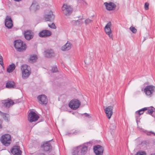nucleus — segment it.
Segmentation results:
<instances>
[{
  "instance_id": "obj_38",
  "label": "nucleus",
  "mask_w": 155,
  "mask_h": 155,
  "mask_svg": "<svg viewBox=\"0 0 155 155\" xmlns=\"http://www.w3.org/2000/svg\"><path fill=\"white\" fill-rule=\"evenodd\" d=\"M51 71L53 73H55L58 71V70L56 67H54L52 68Z\"/></svg>"
},
{
  "instance_id": "obj_43",
  "label": "nucleus",
  "mask_w": 155,
  "mask_h": 155,
  "mask_svg": "<svg viewBox=\"0 0 155 155\" xmlns=\"http://www.w3.org/2000/svg\"><path fill=\"white\" fill-rule=\"evenodd\" d=\"M2 120H0V128H1L2 127Z\"/></svg>"
},
{
  "instance_id": "obj_26",
  "label": "nucleus",
  "mask_w": 155,
  "mask_h": 155,
  "mask_svg": "<svg viewBox=\"0 0 155 155\" xmlns=\"http://www.w3.org/2000/svg\"><path fill=\"white\" fill-rule=\"evenodd\" d=\"M15 83L13 81H8L6 84V87L7 88H14Z\"/></svg>"
},
{
  "instance_id": "obj_36",
  "label": "nucleus",
  "mask_w": 155,
  "mask_h": 155,
  "mask_svg": "<svg viewBox=\"0 0 155 155\" xmlns=\"http://www.w3.org/2000/svg\"><path fill=\"white\" fill-rule=\"evenodd\" d=\"M130 29L131 31L134 33H135L137 32V29L133 27H131Z\"/></svg>"
},
{
  "instance_id": "obj_11",
  "label": "nucleus",
  "mask_w": 155,
  "mask_h": 155,
  "mask_svg": "<svg viewBox=\"0 0 155 155\" xmlns=\"http://www.w3.org/2000/svg\"><path fill=\"white\" fill-rule=\"evenodd\" d=\"M111 26V22H109L105 26L104 30L106 34L109 36L110 38H112V36L111 35V34L112 32V31L110 28Z\"/></svg>"
},
{
  "instance_id": "obj_39",
  "label": "nucleus",
  "mask_w": 155,
  "mask_h": 155,
  "mask_svg": "<svg viewBox=\"0 0 155 155\" xmlns=\"http://www.w3.org/2000/svg\"><path fill=\"white\" fill-rule=\"evenodd\" d=\"M149 4L145 3L144 5V8L146 10H148L149 9Z\"/></svg>"
},
{
  "instance_id": "obj_31",
  "label": "nucleus",
  "mask_w": 155,
  "mask_h": 155,
  "mask_svg": "<svg viewBox=\"0 0 155 155\" xmlns=\"http://www.w3.org/2000/svg\"><path fill=\"white\" fill-rule=\"evenodd\" d=\"M144 132L148 136H151L152 135L155 136V133L152 131H148L146 130H145L144 131Z\"/></svg>"
},
{
  "instance_id": "obj_17",
  "label": "nucleus",
  "mask_w": 155,
  "mask_h": 155,
  "mask_svg": "<svg viewBox=\"0 0 155 155\" xmlns=\"http://www.w3.org/2000/svg\"><path fill=\"white\" fill-rule=\"evenodd\" d=\"M147 110V109L146 107H144L143 109H141L139 110L136 111V120L137 123V124L138 123V122L140 120V119H139V117L143 113V112Z\"/></svg>"
},
{
  "instance_id": "obj_12",
  "label": "nucleus",
  "mask_w": 155,
  "mask_h": 155,
  "mask_svg": "<svg viewBox=\"0 0 155 155\" xmlns=\"http://www.w3.org/2000/svg\"><path fill=\"white\" fill-rule=\"evenodd\" d=\"M51 32L49 30H45L41 31L38 34L39 37L46 38L50 36L51 35Z\"/></svg>"
},
{
  "instance_id": "obj_46",
  "label": "nucleus",
  "mask_w": 155,
  "mask_h": 155,
  "mask_svg": "<svg viewBox=\"0 0 155 155\" xmlns=\"http://www.w3.org/2000/svg\"><path fill=\"white\" fill-rule=\"evenodd\" d=\"M150 155H155V153H152Z\"/></svg>"
},
{
  "instance_id": "obj_44",
  "label": "nucleus",
  "mask_w": 155,
  "mask_h": 155,
  "mask_svg": "<svg viewBox=\"0 0 155 155\" xmlns=\"http://www.w3.org/2000/svg\"><path fill=\"white\" fill-rule=\"evenodd\" d=\"M84 0H77L78 2L79 3H82Z\"/></svg>"
},
{
  "instance_id": "obj_29",
  "label": "nucleus",
  "mask_w": 155,
  "mask_h": 155,
  "mask_svg": "<svg viewBox=\"0 0 155 155\" xmlns=\"http://www.w3.org/2000/svg\"><path fill=\"white\" fill-rule=\"evenodd\" d=\"M147 114H149L153 117H155V111H153L152 109L148 110L146 112Z\"/></svg>"
},
{
  "instance_id": "obj_25",
  "label": "nucleus",
  "mask_w": 155,
  "mask_h": 155,
  "mask_svg": "<svg viewBox=\"0 0 155 155\" xmlns=\"http://www.w3.org/2000/svg\"><path fill=\"white\" fill-rule=\"evenodd\" d=\"M80 150L79 146L75 148L72 152V155H81Z\"/></svg>"
},
{
  "instance_id": "obj_5",
  "label": "nucleus",
  "mask_w": 155,
  "mask_h": 155,
  "mask_svg": "<svg viewBox=\"0 0 155 155\" xmlns=\"http://www.w3.org/2000/svg\"><path fill=\"white\" fill-rule=\"evenodd\" d=\"M81 102L78 100L74 99L72 100L69 103L68 105L69 107L71 109L76 110L79 107Z\"/></svg>"
},
{
  "instance_id": "obj_2",
  "label": "nucleus",
  "mask_w": 155,
  "mask_h": 155,
  "mask_svg": "<svg viewBox=\"0 0 155 155\" xmlns=\"http://www.w3.org/2000/svg\"><path fill=\"white\" fill-rule=\"evenodd\" d=\"M29 66L26 64L22 65L21 70L22 73V78L24 79L28 78L31 73L30 71L29 70Z\"/></svg>"
},
{
  "instance_id": "obj_40",
  "label": "nucleus",
  "mask_w": 155,
  "mask_h": 155,
  "mask_svg": "<svg viewBox=\"0 0 155 155\" xmlns=\"http://www.w3.org/2000/svg\"><path fill=\"white\" fill-rule=\"evenodd\" d=\"M110 128L112 130H114L115 128V126L114 124H111L110 125Z\"/></svg>"
},
{
  "instance_id": "obj_16",
  "label": "nucleus",
  "mask_w": 155,
  "mask_h": 155,
  "mask_svg": "<svg viewBox=\"0 0 155 155\" xmlns=\"http://www.w3.org/2000/svg\"><path fill=\"white\" fill-rule=\"evenodd\" d=\"M44 18L46 21H50L54 19V16L52 12L50 11L49 13L46 14L45 15Z\"/></svg>"
},
{
  "instance_id": "obj_22",
  "label": "nucleus",
  "mask_w": 155,
  "mask_h": 155,
  "mask_svg": "<svg viewBox=\"0 0 155 155\" xmlns=\"http://www.w3.org/2000/svg\"><path fill=\"white\" fill-rule=\"evenodd\" d=\"M2 104L6 107H9L14 104V102L11 100H6L3 101Z\"/></svg>"
},
{
  "instance_id": "obj_19",
  "label": "nucleus",
  "mask_w": 155,
  "mask_h": 155,
  "mask_svg": "<svg viewBox=\"0 0 155 155\" xmlns=\"http://www.w3.org/2000/svg\"><path fill=\"white\" fill-rule=\"evenodd\" d=\"M45 56L48 58H51L54 56V53L53 51L51 49H48L44 52Z\"/></svg>"
},
{
  "instance_id": "obj_8",
  "label": "nucleus",
  "mask_w": 155,
  "mask_h": 155,
  "mask_svg": "<svg viewBox=\"0 0 155 155\" xmlns=\"http://www.w3.org/2000/svg\"><path fill=\"white\" fill-rule=\"evenodd\" d=\"M13 22L10 16L7 15L5 20V24L8 29L12 28L13 26Z\"/></svg>"
},
{
  "instance_id": "obj_20",
  "label": "nucleus",
  "mask_w": 155,
  "mask_h": 155,
  "mask_svg": "<svg viewBox=\"0 0 155 155\" xmlns=\"http://www.w3.org/2000/svg\"><path fill=\"white\" fill-rule=\"evenodd\" d=\"M71 46L72 44L71 43L68 41L66 44L61 47V50L63 51L68 50L71 49Z\"/></svg>"
},
{
  "instance_id": "obj_24",
  "label": "nucleus",
  "mask_w": 155,
  "mask_h": 155,
  "mask_svg": "<svg viewBox=\"0 0 155 155\" xmlns=\"http://www.w3.org/2000/svg\"><path fill=\"white\" fill-rule=\"evenodd\" d=\"M15 66L14 64H12L10 65L7 69V71L8 73L12 72L15 69Z\"/></svg>"
},
{
  "instance_id": "obj_23",
  "label": "nucleus",
  "mask_w": 155,
  "mask_h": 155,
  "mask_svg": "<svg viewBox=\"0 0 155 155\" xmlns=\"http://www.w3.org/2000/svg\"><path fill=\"white\" fill-rule=\"evenodd\" d=\"M81 155H84L87 152V147L86 146L83 145L79 146Z\"/></svg>"
},
{
  "instance_id": "obj_14",
  "label": "nucleus",
  "mask_w": 155,
  "mask_h": 155,
  "mask_svg": "<svg viewBox=\"0 0 155 155\" xmlns=\"http://www.w3.org/2000/svg\"><path fill=\"white\" fill-rule=\"evenodd\" d=\"M38 100L40 103L42 104H46L47 103V99L46 96L42 94L39 95L38 97Z\"/></svg>"
},
{
  "instance_id": "obj_10",
  "label": "nucleus",
  "mask_w": 155,
  "mask_h": 155,
  "mask_svg": "<svg viewBox=\"0 0 155 155\" xmlns=\"http://www.w3.org/2000/svg\"><path fill=\"white\" fill-rule=\"evenodd\" d=\"M113 107L112 106H110L104 109V111L106 114L107 118L110 119L113 114Z\"/></svg>"
},
{
  "instance_id": "obj_9",
  "label": "nucleus",
  "mask_w": 155,
  "mask_h": 155,
  "mask_svg": "<svg viewBox=\"0 0 155 155\" xmlns=\"http://www.w3.org/2000/svg\"><path fill=\"white\" fill-rule=\"evenodd\" d=\"M94 150L96 155H102L103 153L104 148L100 145H97L94 147Z\"/></svg>"
},
{
  "instance_id": "obj_13",
  "label": "nucleus",
  "mask_w": 155,
  "mask_h": 155,
  "mask_svg": "<svg viewBox=\"0 0 155 155\" xmlns=\"http://www.w3.org/2000/svg\"><path fill=\"white\" fill-rule=\"evenodd\" d=\"M11 152L14 155H21L22 153V151L18 146H14L12 149Z\"/></svg>"
},
{
  "instance_id": "obj_27",
  "label": "nucleus",
  "mask_w": 155,
  "mask_h": 155,
  "mask_svg": "<svg viewBox=\"0 0 155 155\" xmlns=\"http://www.w3.org/2000/svg\"><path fill=\"white\" fill-rule=\"evenodd\" d=\"M0 115L3 117L4 119L7 121H8V118L9 117V115L7 114L4 113L0 111Z\"/></svg>"
},
{
  "instance_id": "obj_21",
  "label": "nucleus",
  "mask_w": 155,
  "mask_h": 155,
  "mask_svg": "<svg viewBox=\"0 0 155 155\" xmlns=\"http://www.w3.org/2000/svg\"><path fill=\"white\" fill-rule=\"evenodd\" d=\"M49 141H46L44 143L43 145L42 146V147L43 148L44 150L46 151H48L50 150L51 148V144L49 143Z\"/></svg>"
},
{
  "instance_id": "obj_1",
  "label": "nucleus",
  "mask_w": 155,
  "mask_h": 155,
  "mask_svg": "<svg viewBox=\"0 0 155 155\" xmlns=\"http://www.w3.org/2000/svg\"><path fill=\"white\" fill-rule=\"evenodd\" d=\"M14 44L15 47L17 51H22L26 49V45L25 43L20 40H17L14 41Z\"/></svg>"
},
{
  "instance_id": "obj_6",
  "label": "nucleus",
  "mask_w": 155,
  "mask_h": 155,
  "mask_svg": "<svg viewBox=\"0 0 155 155\" xmlns=\"http://www.w3.org/2000/svg\"><path fill=\"white\" fill-rule=\"evenodd\" d=\"M154 88L155 87L153 85L147 86L145 88L144 91L146 95L150 97L154 92Z\"/></svg>"
},
{
  "instance_id": "obj_42",
  "label": "nucleus",
  "mask_w": 155,
  "mask_h": 155,
  "mask_svg": "<svg viewBox=\"0 0 155 155\" xmlns=\"http://www.w3.org/2000/svg\"><path fill=\"white\" fill-rule=\"evenodd\" d=\"M84 114L85 115V116L86 117H88L89 118H90L91 117V116L89 115L88 114H87V113H85Z\"/></svg>"
},
{
  "instance_id": "obj_4",
  "label": "nucleus",
  "mask_w": 155,
  "mask_h": 155,
  "mask_svg": "<svg viewBox=\"0 0 155 155\" xmlns=\"http://www.w3.org/2000/svg\"><path fill=\"white\" fill-rule=\"evenodd\" d=\"M11 136L8 134L3 135L1 138V141L3 144L5 146H9L11 142Z\"/></svg>"
},
{
  "instance_id": "obj_7",
  "label": "nucleus",
  "mask_w": 155,
  "mask_h": 155,
  "mask_svg": "<svg viewBox=\"0 0 155 155\" xmlns=\"http://www.w3.org/2000/svg\"><path fill=\"white\" fill-rule=\"evenodd\" d=\"M39 118V116L33 111H31L29 114L28 119L31 122L35 121Z\"/></svg>"
},
{
  "instance_id": "obj_37",
  "label": "nucleus",
  "mask_w": 155,
  "mask_h": 155,
  "mask_svg": "<svg viewBox=\"0 0 155 155\" xmlns=\"http://www.w3.org/2000/svg\"><path fill=\"white\" fill-rule=\"evenodd\" d=\"M48 26L50 28H51L55 29L56 28L55 24L53 23L51 25H50L49 24L48 25Z\"/></svg>"
},
{
  "instance_id": "obj_34",
  "label": "nucleus",
  "mask_w": 155,
  "mask_h": 155,
  "mask_svg": "<svg viewBox=\"0 0 155 155\" xmlns=\"http://www.w3.org/2000/svg\"><path fill=\"white\" fill-rule=\"evenodd\" d=\"M92 20H91L89 18H87L85 20L84 23H85L86 25H87L90 23H91L92 22Z\"/></svg>"
},
{
  "instance_id": "obj_28",
  "label": "nucleus",
  "mask_w": 155,
  "mask_h": 155,
  "mask_svg": "<svg viewBox=\"0 0 155 155\" xmlns=\"http://www.w3.org/2000/svg\"><path fill=\"white\" fill-rule=\"evenodd\" d=\"M37 58V57L36 55H33L30 57L29 61L31 63L34 62H35Z\"/></svg>"
},
{
  "instance_id": "obj_35",
  "label": "nucleus",
  "mask_w": 155,
  "mask_h": 155,
  "mask_svg": "<svg viewBox=\"0 0 155 155\" xmlns=\"http://www.w3.org/2000/svg\"><path fill=\"white\" fill-rule=\"evenodd\" d=\"M78 18H79V19L78 20V21H80L79 22V25L82 24L83 23V22L81 21V20L83 19H84V18H83V16H79L78 17Z\"/></svg>"
},
{
  "instance_id": "obj_45",
  "label": "nucleus",
  "mask_w": 155,
  "mask_h": 155,
  "mask_svg": "<svg viewBox=\"0 0 155 155\" xmlns=\"http://www.w3.org/2000/svg\"><path fill=\"white\" fill-rule=\"evenodd\" d=\"M39 155H45L44 153H40Z\"/></svg>"
},
{
  "instance_id": "obj_30",
  "label": "nucleus",
  "mask_w": 155,
  "mask_h": 155,
  "mask_svg": "<svg viewBox=\"0 0 155 155\" xmlns=\"http://www.w3.org/2000/svg\"><path fill=\"white\" fill-rule=\"evenodd\" d=\"M39 6L37 3L34 4L33 3L30 7L31 9H33L34 10H36L38 8Z\"/></svg>"
},
{
  "instance_id": "obj_15",
  "label": "nucleus",
  "mask_w": 155,
  "mask_h": 155,
  "mask_svg": "<svg viewBox=\"0 0 155 155\" xmlns=\"http://www.w3.org/2000/svg\"><path fill=\"white\" fill-rule=\"evenodd\" d=\"M25 39L28 40L32 39L34 36V33L30 30H27L24 33Z\"/></svg>"
},
{
  "instance_id": "obj_33",
  "label": "nucleus",
  "mask_w": 155,
  "mask_h": 155,
  "mask_svg": "<svg viewBox=\"0 0 155 155\" xmlns=\"http://www.w3.org/2000/svg\"><path fill=\"white\" fill-rule=\"evenodd\" d=\"M79 22L80 21L78 20L76 21L73 20L72 21L71 23L73 25H79Z\"/></svg>"
},
{
  "instance_id": "obj_18",
  "label": "nucleus",
  "mask_w": 155,
  "mask_h": 155,
  "mask_svg": "<svg viewBox=\"0 0 155 155\" xmlns=\"http://www.w3.org/2000/svg\"><path fill=\"white\" fill-rule=\"evenodd\" d=\"M104 4L106 9L109 11L113 10L116 7V5L112 2H110L109 3L107 2H105Z\"/></svg>"
},
{
  "instance_id": "obj_41",
  "label": "nucleus",
  "mask_w": 155,
  "mask_h": 155,
  "mask_svg": "<svg viewBox=\"0 0 155 155\" xmlns=\"http://www.w3.org/2000/svg\"><path fill=\"white\" fill-rule=\"evenodd\" d=\"M0 64L1 65L3 64L2 58L1 55L0 54Z\"/></svg>"
},
{
  "instance_id": "obj_32",
  "label": "nucleus",
  "mask_w": 155,
  "mask_h": 155,
  "mask_svg": "<svg viewBox=\"0 0 155 155\" xmlns=\"http://www.w3.org/2000/svg\"><path fill=\"white\" fill-rule=\"evenodd\" d=\"M135 155H147V154L145 151L140 150L137 152Z\"/></svg>"
},
{
  "instance_id": "obj_3",
  "label": "nucleus",
  "mask_w": 155,
  "mask_h": 155,
  "mask_svg": "<svg viewBox=\"0 0 155 155\" xmlns=\"http://www.w3.org/2000/svg\"><path fill=\"white\" fill-rule=\"evenodd\" d=\"M63 13L66 16H69L72 12L73 9L71 6L67 4H64L61 8Z\"/></svg>"
}]
</instances>
